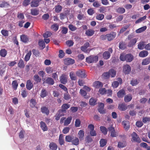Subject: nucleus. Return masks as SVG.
Wrapping results in <instances>:
<instances>
[{
    "mask_svg": "<svg viewBox=\"0 0 150 150\" xmlns=\"http://www.w3.org/2000/svg\"><path fill=\"white\" fill-rule=\"evenodd\" d=\"M48 94V93L45 89H42L40 93V96L42 98L46 97Z\"/></svg>",
    "mask_w": 150,
    "mask_h": 150,
    "instance_id": "28",
    "label": "nucleus"
},
{
    "mask_svg": "<svg viewBox=\"0 0 150 150\" xmlns=\"http://www.w3.org/2000/svg\"><path fill=\"white\" fill-rule=\"evenodd\" d=\"M122 125L125 129L128 130L129 128V122L128 121H124L122 122Z\"/></svg>",
    "mask_w": 150,
    "mask_h": 150,
    "instance_id": "26",
    "label": "nucleus"
},
{
    "mask_svg": "<svg viewBox=\"0 0 150 150\" xmlns=\"http://www.w3.org/2000/svg\"><path fill=\"white\" fill-rule=\"evenodd\" d=\"M125 94V92L123 89L120 90L117 93V96L119 98H122Z\"/></svg>",
    "mask_w": 150,
    "mask_h": 150,
    "instance_id": "22",
    "label": "nucleus"
},
{
    "mask_svg": "<svg viewBox=\"0 0 150 150\" xmlns=\"http://www.w3.org/2000/svg\"><path fill=\"white\" fill-rule=\"evenodd\" d=\"M62 112V110H59L55 116V119L57 120H59L61 117L64 115V114Z\"/></svg>",
    "mask_w": 150,
    "mask_h": 150,
    "instance_id": "13",
    "label": "nucleus"
},
{
    "mask_svg": "<svg viewBox=\"0 0 150 150\" xmlns=\"http://www.w3.org/2000/svg\"><path fill=\"white\" fill-rule=\"evenodd\" d=\"M126 146V144L125 142H118L117 144V146L119 148H123Z\"/></svg>",
    "mask_w": 150,
    "mask_h": 150,
    "instance_id": "52",
    "label": "nucleus"
},
{
    "mask_svg": "<svg viewBox=\"0 0 150 150\" xmlns=\"http://www.w3.org/2000/svg\"><path fill=\"white\" fill-rule=\"evenodd\" d=\"M96 100L93 98H91L89 100V103L91 105H94L96 104Z\"/></svg>",
    "mask_w": 150,
    "mask_h": 150,
    "instance_id": "56",
    "label": "nucleus"
},
{
    "mask_svg": "<svg viewBox=\"0 0 150 150\" xmlns=\"http://www.w3.org/2000/svg\"><path fill=\"white\" fill-rule=\"evenodd\" d=\"M145 42H140L138 45V48L140 50H142L145 48Z\"/></svg>",
    "mask_w": 150,
    "mask_h": 150,
    "instance_id": "47",
    "label": "nucleus"
},
{
    "mask_svg": "<svg viewBox=\"0 0 150 150\" xmlns=\"http://www.w3.org/2000/svg\"><path fill=\"white\" fill-rule=\"evenodd\" d=\"M31 0H24L22 3V5L26 7L30 4Z\"/></svg>",
    "mask_w": 150,
    "mask_h": 150,
    "instance_id": "61",
    "label": "nucleus"
},
{
    "mask_svg": "<svg viewBox=\"0 0 150 150\" xmlns=\"http://www.w3.org/2000/svg\"><path fill=\"white\" fill-rule=\"evenodd\" d=\"M31 54V50H30L26 54L24 58L26 62H27L28 60H29L30 59Z\"/></svg>",
    "mask_w": 150,
    "mask_h": 150,
    "instance_id": "41",
    "label": "nucleus"
},
{
    "mask_svg": "<svg viewBox=\"0 0 150 150\" xmlns=\"http://www.w3.org/2000/svg\"><path fill=\"white\" fill-rule=\"evenodd\" d=\"M78 136L80 141L83 140L84 136V131L82 130H80L78 133Z\"/></svg>",
    "mask_w": 150,
    "mask_h": 150,
    "instance_id": "18",
    "label": "nucleus"
},
{
    "mask_svg": "<svg viewBox=\"0 0 150 150\" xmlns=\"http://www.w3.org/2000/svg\"><path fill=\"white\" fill-rule=\"evenodd\" d=\"M133 37V35L130 34L128 35L127 38L126 39L129 40L128 44V46L129 47H132L137 42V39L136 38L132 39Z\"/></svg>",
    "mask_w": 150,
    "mask_h": 150,
    "instance_id": "3",
    "label": "nucleus"
},
{
    "mask_svg": "<svg viewBox=\"0 0 150 150\" xmlns=\"http://www.w3.org/2000/svg\"><path fill=\"white\" fill-rule=\"evenodd\" d=\"M48 85H52L54 83V81L53 79L50 77H47L44 81Z\"/></svg>",
    "mask_w": 150,
    "mask_h": 150,
    "instance_id": "19",
    "label": "nucleus"
},
{
    "mask_svg": "<svg viewBox=\"0 0 150 150\" xmlns=\"http://www.w3.org/2000/svg\"><path fill=\"white\" fill-rule=\"evenodd\" d=\"M76 75L81 78H84L86 76L85 71L82 70H79L76 71Z\"/></svg>",
    "mask_w": 150,
    "mask_h": 150,
    "instance_id": "8",
    "label": "nucleus"
},
{
    "mask_svg": "<svg viewBox=\"0 0 150 150\" xmlns=\"http://www.w3.org/2000/svg\"><path fill=\"white\" fill-rule=\"evenodd\" d=\"M131 70V67L129 64H126L123 66V71L125 74H129Z\"/></svg>",
    "mask_w": 150,
    "mask_h": 150,
    "instance_id": "9",
    "label": "nucleus"
},
{
    "mask_svg": "<svg viewBox=\"0 0 150 150\" xmlns=\"http://www.w3.org/2000/svg\"><path fill=\"white\" fill-rule=\"evenodd\" d=\"M60 81L61 83L64 84H65L67 82V78L66 75L63 74L59 78Z\"/></svg>",
    "mask_w": 150,
    "mask_h": 150,
    "instance_id": "10",
    "label": "nucleus"
},
{
    "mask_svg": "<svg viewBox=\"0 0 150 150\" xmlns=\"http://www.w3.org/2000/svg\"><path fill=\"white\" fill-rule=\"evenodd\" d=\"M7 52L5 49H1L0 51V55L1 57H4L7 55Z\"/></svg>",
    "mask_w": 150,
    "mask_h": 150,
    "instance_id": "30",
    "label": "nucleus"
},
{
    "mask_svg": "<svg viewBox=\"0 0 150 150\" xmlns=\"http://www.w3.org/2000/svg\"><path fill=\"white\" fill-rule=\"evenodd\" d=\"M21 40L24 43H27L29 42V38L26 35H23L20 36Z\"/></svg>",
    "mask_w": 150,
    "mask_h": 150,
    "instance_id": "20",
    "label": "nucleus"
},
{
    "mask_svg": "<svg viewBox=\"0 0 150 150\" xmlns=\"http://www.w3.org/2000/svg\"><path fill=\"white\" fill-rule=\"evenodd\" d=\"M112 52V50L111 48H109L108 51H105L103 54V57L105 59H107L110 56V54Z\"/></svg>",
    "mask_w": 150,
    "mask_h": 150,
    "instance_id": "6",
    "label": "nucleus"
},
{
    "mask_svg": "<svg viewBox=\"0 0 150 150\" xmlns=\"http://www.w3.org/2000/svg\"><path fill=\"white\" fill-rule=\"evenodd\" d=\"M33 87V84L30 80H28L26 82V88L29 90H30Z\"/></svg>",
    "mask_w": 150,
    "mask_h": 150,
    "instance_id": "17",
    "label": "nucleus"
},
{
    "mask_svg": "<svg viewBox=\"0 0 150 150\" xmlns=\"http://www.w3.org/2000/svg\"><path fill=\"white\" fill-rule=\"evenodd\" d=\"M146 28L147 27L146 26H143L136 30V32L137 33H140L145 31L146 29Z\"/></svg>",
    "mask_w": 150,
    "mask_h": 150,
    "instance_id": "44",
    "label": "nucleus"
},
{
    "mask_svg": "<svg viewBox=\"0 0 150 150\" xmlns=\"http://www.w3.org/2000/svg\"><path fill=\"white\" fill-rule=\"evenodd\" d=\"M59 28V25L57 23H54L52 25L51 27V28L53 30L56 31H57Z\"/></svg>",
    "mask_w": 150,
    "mask_h": 150,
    "instance_id": "37",
    "label": "nucleus"
},
{
    "mask_svg": "<svg viewBox=\"0 0 150 150\" xmlns=\"http://www.w3.org/2000/svg\"><path fill=\"white\" fill-rule=\"evenodd\" d=\"M108 129L110 133V136L111 137H113L117 136L116 132L113 127L111 126L109 127L108 128Z\"/></svg>",
    "mask_w": 150,
    "mask_h": 150,
    "instance_id": "11",
    "label": "nucleus"
},
{
    "mask_svg": "<svg viewBox=\"0 0 150 150\" xmlns=\"http://www.w3.org/2000/svg\"><path fill=\"white\" fill-rule=\"evenodd\" d=\"M66 92V93H64L63 98L64 100H67L71 98V96L68 91Z\"/></svg>",
    "mask_w": 150,
    "mask_h": 150,
    "instance_id": "40",
    "label": "nucleus"
},
{
    "mask_svg": "<svg viewBox=\"0 0 150 150\" xmlns=\"http://www.w3.org/2000/svg\"><path fill=\"white\" fill-rule=\"evenodd\" d=\"M120 59L122 61H126L127 62H131L134 59L133 56L131 54H125L124 53L120 54Z\"/></svg>",
    "mask_w": 150,
    "mask_h": 150,
    "instance_id": "1",
    "label": "nucleus"
},
{
    "mask_svg": "<svg viewBox=\"0 0 150 150\" xmlns=\"http://www.w3.org/2000/svg\"><path fill=\"white\" fill-rule=\"evenodd\" d=\"M107 140L105 139H101L100 141V146L103 147L105 146L107 143Z\"/></svg>",
    "mask_w": 150,
    "mask_h": 150,
    "instance_id": "46",
    "label": "nucleus"
},
{
    "mask_svg": "<svg viewBox=\"0 0 150 150\" xmlns=\"http://www.w3.org/2000/svg\"><path fill=\"white\" fill-rule=\"evenodd\" d=\"M33 79L37 83L40 82L41 81V78L37 74H35L34 76Z\"/></svg>",
    "mask_w": 150,
    "mask_h": 150,
    "instance_id": "51",
    "label": "nucleus"
},
{
    "mask_svg": "<svg viewBox=\"0 0 150 150\" xmlns=\"http://www.w3.org/2000/svg\"><path fill=\"white\" fill-rule=\"evenodd\" d=\"M94 33V31L91 29L87 30L86 31L85 34L86 35L89 36H92Z\"/></svg>",
    "mask_w": 150,
    "mask_h": 150,
    "instance_id": "43",
    "label": "nucleus"
},
{
    "mask_svg": "<svg viewBox=\"0 0 150 150\" xmlns=\"http://www.w3.org/2000/svg\"><path fill=\"white\" fill-rule=\"evenodd\" d=\"M100 129L104 135L107 134V129L105 127L101 126L100 127Z\"/></svg>",
    "mask_w": 150,
    "mask_h": 150,
    "instance_id": "53",
    "label": "nucleus"
},
{
    "mask_svg": "<svg viewBox=\"0 0 150 150\" xmlns=\"http://www.w3.org/2000/svg\"><path fill=\"white\" fill-rule=\"evenodd\" d=\"M102 76L104 79H108L110 77V74L109 71L108 72L104 73L103 74Z\"/></svg>",
    "mask_w": 150,
    "mask_h": 150,
    "instance_id": "57",
    "label": "nucleus"
},
{
    "mask_svg": "<svg viewBox=\"0 0 150 150\" xmlns=\"http://www.w3.org/2000/svg\"><path fill=\"white\" fill-rule=\"evenodd\" d=\"M65 141L67 142H71L72 144L76 146L78 145L79 144L78 138L71 135L66 136Z\"/></svg>",
    "mask_w": 150,
    "mask_h": 150,
    "instance_id": "2",
    "label": "nucleus"
},
{
    "mask_svg": "<svg viewBox=\"0 0 150 150\" xmlns=\"http://www.w3.org/2000/svg\"><path fill=\"white\" fill-rule=\"evenodd\" d=\"M18 65V67L20 68H23L25 66L24 62L22 59L19 60Z\"/></svg>",
    "mask_w": 150,
    "mask_h": 150,
    "instance_id": "38",
    "label": "nucleus"
},
{
    "mask_svg": "<svg viewBox=\"0 0 150 150\" xmlns=\"http://www.w3.org/2000/svg\"><path fill=\"white\" fill-rule=\"evenodd\" d=\"M132 99V96L131 94L127 95L124 97V100L126 102H128L130 101Z\"/></svg>",
    "mask_w": 150,
    "mask_h": 150,
    "instance_id": "31",
    "label": "nucleus"
},
{
    "mask_svg": "<svg viewBox=\"0 0 150 150\" xmlns=\"http://www.w3.org/2000/svg\"><path fill=\"white\" fill-rule=\"evenodd\" d=\"M119 48L121 50H124L126 48V45L124 42H121L119 43Z\"/></svg>",
    "mask_w": 150,
    "mask_h": 150,
    "instance_id": "45",
    "label": "nucleus"
},
{
    "mask_svg": "<svg viewBox=\"0 0 150 150\" xmlns=\"http://www.w3.org/2000/svg\"><path fill=\"white\" fill-rule=\"evenodd\" d=\"M18 85V83L17 81L14 80L12 81V87L14 90H16L17 89Z\"/></svg>",
    "mask_w": 150,
    "mask_h": 150,
    "instance_id": "42",
    "label": "nucleus"
},
{
    "mask_svg": "<svg viewBox=\"0 0 150 150\" xmlns=\"http://www.w3.org/2000/svg\"><path fill=\"white\" fill-rule=\"evenodd\" d=\"M130 25V24H128L123 26L120 30L119 33H121L125 31L129 27Z\"/></svg>",
    "mask_w": 150,
    "mask_h": 150,
    "instance_id": "50",
    "label": "nucleus"
},
{
    "mask_svg": "<svg viewBox=\"0 0 150 150\" xmlns=\"http://www.w3.org/2000/svg\"><path fill=\"white\" fill-rule=\"evenodd\" d=\"M110 75H111V77H115L116 75V71L113 69H110L109 71Z\"/></svg>",
    "mask_w": 150,
    "mask_h": 150,
    "instance_id": "48",
    "label": "nucleus"
},
{
    "mask_svg": "<svg viewBox=\"0 0 150 150\" xmlns=\"http://www.w3.org/2000/svg\"><path fill=\"white\" fill-rule=\"evenodd\" d=\"M31 14L33 16H37L39 14V10L37 8L31 9L30 10Z\"/></svg>",
    "mask_w": 150,
    "mask_h": 150,
    "instance_id": "29",
    "label": "nucleus"
},
{
    "mask_svg": "<svg viewBox=\"0 0 150 150\" xmlns=\"http://www.w3.org/2000/svg\"><path fill=\"white\" fill-rule=\"evenodd\" d=\"M41 111L43 114H45L46 115H48L50 113V110L48 107L45 106H43L41 108Z\"/></svg>",
    "mask_w": 150,
    "mask_h": 150,
    "instance_id": "14",
    "label": "nucleus"
},
{
    "mask_svg": "<svg viewBox=\"0 0 150 150\" xmlns=\"http://www.w3.org/2000/svg\"><path fill=\"white\" fill-rule=\"evenodd\" d=\"M149 53L146 50H143L140 52L139 54V56L140 57H146Z\"/></svg>",
    "mask_w": 150,
    "mask_h": 150,
    "instance_id": "27",
    "label": "nucleus"
},
{
    "mask_svg": "<svg viewBox=\"0 0 150 150\" xmlns=\"http://www.w3.org/2000/svg\"><path fill=\"white\" fill-rule=\"evenodd\" d=\"M132 137V142H137L139 143L141 142V140L138 134L135 132H133L131 134Z\"/></svg>",
    "mask_w": 150,
    "mask_h": 150,
    "instance_id": "4",
    "label": "nucleus"
},
{
    "mask_svg": "<svg viewBox=\"0 0 150 150\" xmlns=\"http://www.w3.org/2000/svg\"><path fill=\"white\" fill-rule=\"evenodd\" d=\"M150 63V58H146L142 60V65H145L149 64Z\"/></svg>",
    "mask_w": 150,
    "mask_h": 150,
    "instance_id": "32",
    "label": "nucleus"
},
{
    "mask_svg": "<svg viewBox=\"0 0 150 150\" xmlns=\"http://www.w3.org/2000/svg\"><path fill=\"white\" fill-rule=\"evenodd\" d=\"M98 92L100 94L103 95L106 93L107 90L105 88H101L99 89Z\"/></svg>",
    "mask_w": 150,
    "mask_h": 150,
    "instance_id": "54",
    "label": "nucleus"
},
{
    "mask_svg": "<svg viewBox=\"0 0 150 150\" xmlns=\"http://www.w3.org/2000/svg\"><path fill=\"white\" fill-rule=\"evenodd\" d=\"M54 8L55 9L54 11L55 12L59 13L62 11V6L59 5L55 6Z\"/></svg>",
    "mask_w": 150,
    "mask_h": 150,
    "instance_id": "33",
    "label": "nucleus"
},
{
    "mask_svg": "<svg viewBox=\"0 0 150 150\" xmlns=\"http://www.w3.org/2000/svg\"><path fill=\"white\" fill-rule=\"evenodd\" d=\"M70 107V104L67 103H64L62 105V109H60V110H62V112H65Z\"/></svg>",
    "mask_w": 150,
    "mask_h": 150,
    "instance_id": "23",
    "label": "nucleus"
},
{
    "mask_svg": "<svg viewBox=\"0 0 150 150\" xmlns=\"http://www.w3.org/2000/svg\"><path fill=\"white\" fill-rule=\"evenodd\" d=\"M40 127L43 131H46L48 129L47 126L45 122L41 121L40 123Z\"/></svg>",
    "mask_w": 150,
    "mask_h": 150,
    "instance_id": "24",
    "label": "nucleus"
},
{
    "mask_svg": "<svg viewBox=\"0 0 150 150\" xmlns=\"http://www.w3.org/2000/svg\"><path fill=\"white\" fill-rule=\"evenodd\" d=\"M104 17V16L103 14H99L97 15L96 18L97 20H103Z\"/></svg>",
    "mask_w": 150,
    "mask_h": 150,
    "instance_id": "63",
    "label": "nucleus"
},
{
    "mask_svg": "<svg viewBox=\"0 0 150 150\" xmlns=\"http://www.w3.org/2000/svg\"><path fill=\"white\" fill-rule=\"evenodd\" d=\"M72 117L71 116L68 117L65 120L64 125L65 126H67L71 122Z\"/></svg>",
    "mask_w": 150,
    "mask_h": 150,
    "instance_id": "36",
    "label": "nucleus"
},
{
    "mask_svg": "<svg viewBox=\"0 0 150 150\" xmlns=\"http://www.w3.org/2000/svg\"><path fill=\"white\" fill-rule=\"evenodd\" d=\"M103 84L102 82L98 81H95L93 83V86L96 88H99L103 86Z\"/></svg>",
    "mask_w": 150,
    "mask_h": 150,
    "instance_id": "12",
    "label": "nucleus"
},
{
    "mask_svg": "<svg viewBox=\"0 0 150 150\" xmlns=\"http://www.w3.org/2000/svg\"><path fill=\"white\" fill-rule=\"evenodd\" d=\"M6 71V68L2 66H0V75L2 76Z\"/></svg>",
    "mask_w": 150,
    "mask_h": 150,
    "instance_id": "62",
    "label": "nucleus"
},
{
    "mask_svg": "<svg viewBox=\"0 0 150 150\" xmlns=\"http://www.w3.org/2000/svg\"><path fill=\"white\" fill-rule=\"evenodd\" d=\"M139 83V81L137 79H132L130 83L132 86H135Z\"/></svg>",
    "mask_w": 150,
    "mask_h": 150,
    "instance_id": "59",
    "label": "nucleus"
},
{
    "mask_svg": "<svg viewBox=\"0 0 150 150\" xmlns=\"http://www.w3.org/2000/svg\"><path fill=\"white\" fill-rule=\"evenodd\" d=\"M59 142L60 145H63L64 144L65 142L63 139V135L62 134L59 135Z\"/></svg>",
    "mask_w": 150,
    "mask_h": 150,
    "instance_id": "34",
    "label": "nucleus"
},
{
    "mask_svg": "<svg viewBox=\"0 0 150 150\" xmlns=\"http://www.w3.org/2000/svg\"><path fill=\"white\" fill-rule=\"evenodd\" d=\"M150 121V117H144L142 118V122L144 123H146L147 122H149Z\"/></svg>",
    "mask_w": 150,
    "mask_h": 150,
    "instance_id": "64",
    "label": "nucleus"
},
{
    "mask_svg": "<svg viewBox=\"0 0 150 150\" xmlns=\"http://www.w3.org/2000/svg\"><path fill=\"white\" fill-rule=\"evenodd\" d=\"M107 40L110 41L113 40L116 36V33L114 32H112L110 33L106 34Z\"/></svg>",
    "mask_w": 150,
    "mask_h": 150,
    "instance_id": "7",
    "label": "nucleus"
},
{
    "mask_svg": "<svg viewBox=\"0 0 150 150\" xmlns=\"http://www.w3.org/2000/svg\"><path fill=\"white\" fill-rule=\"evenodd\" d=\"M98 60V57L97 56H90L86 58V62L88 63L96 62Z\"/></svg>",
    "mask_w": 150,
    "mask_h": 150,
    "instance_id": "5",
    "label": "nucleus"
},
{
    "mask_svg": "<svg viewBox=\"0 0 150 150\" xmlns=\"http://www.w3.org/2000/svg\"><path fill=\"white\" fill-rule=\"evenodd\" d=\"M52 35V33L49 31H47L43 34V36L44 38H47L50 37Z\"/></svg>",
    "mask_w": 150,
    "mask_h": 150,
    "instance_id": "60",
    "label": "nucleus"
},
{
    "mask_svg": "<svg viewBox=\"0 0 150 150\" xmlns=\"http://www.w3.org/2000/svg\"><path fill=\"white\" fill-rule=\"evenodd\" d=\"M116 12L122 14L125 12V9L122 7H119L116 10Z\"/></svg>",
    "mask_w": 150,
    "mask_h": 150,
    "instance_id": "55",
    "label": "nucleus"
},
{
    "mask_svg": "<svg viewBox=\"0 0 150 150\" xmlns=\"http://www.w3.org/2000/svg\"><path fill=\"white\" fill-rule=\"evenodd\" d=\"M69 76L71 80L75 81L77 79V77L75 73L73 71L71 72L69 74Z\"/></svg>",
    "mask_w": 150,
    "mask_h": 150,
    "instance_id": "39",
    "label": "nucleus"
},
{
    "mask_svg": "<svg viewBox=\"0 0 150 150\" xmlns=\"http://www.w3.org/2000/svg\"><path fill=\"white\" fill-rule=\"evenodd\" d=\"M10 6L8 2L5 1H3L0 2V7L6 8Z\"/></svg>",
    "mask_w": 150,
    "mask_h": 150,
    "instance_id": "21",
    "label": "nucleus"
},
{
    "mask_svg": "<svg viewBox=\"0 0 150 150\" xmlns=\"http://www.w3.org/2000/svg\"><path fill=\"white\" fill-rule=\"evenodd\" d=\"M118 108L121 111H125L127 109L126 105L124 103H120L118 104Z\"/></svg>",
    "mask_w": 150,
    "mask_h": 150,
    "instance_id": "16",
    "label": "nucleus"
},
{
    "mask_svg": "<svg viewBox=\"0 0 150 150\" xmlns=\"http://www.w3.org/2000/svg\"><path fill=\"white\" fill-rule=\"evenodd\" d=\"M39 5V3L35 0H32L31 3V6L32 7H37Z\"/></svg>",
    "mask_w": 150,
    "mask_h": 150,
    "instance_id": "49",
    "label": "nucleus"
},
{
    "mask_svg": "<svg viewBox=\"0 0 150 150\" xmlns=\"http://www.w3.org/2000/svg\"><path fill=\"white\" fill-rule=\"evenodd\" d=\"M37 102L35 100L32 98L30 101V106L32 108H33L35 107Z\"/></svg>",
    "mask_w": 150,
    "mask_h": 150,
    "instance_id": "35",
    "label": "nucleus"
},
{
    "mask_svg": "<svg viewBox=\"0 0 150 150\" xmlns=\"http://www.w3.org/2000/svg\"><path fill=\"white\" fill-rule=\"evenodd\" d=\"M146 16H144L143 17H141L137 20L135 22V23L136 24H137L139 23H140L142 21L144 20H145L146 19Z\"/></svg>",
    "mask_w": 150,
    "mask_h": 150,
    "instance_id": "58",
    "label": "nucleus"
},
{
    "mask_svg": "<svg viewBox=\"0 0 150 150\" xmlns=\"http://www.w3.org/2000/svg\"><path fill=\"white\" fill-rule=\"evenodd\" d=\"M75 62L74 59L70 58H67L64 60V63L67 65H69L73 64Z\"/></svg>",
    "mask_w": 150,
    "mask_h": 150,
    "instance_id": "15",
    "label": "nucleus"
},
{
    "mask_svg": "<svg viewBox=\"0 0 150 150\" xmlns=\"http://www.w3.org/2000/svg\"><path fill=\"white\" fill-rule=\"evenodd\" d=\"M49 147L51 150H56L57 148V146L55 143L52 142L50 143Z\"/></svg>",
    "mask_w": 150,
    "mask_h": 150,
    "instance_id": "25",
    "label": "nucleus"
}]
</instances>
